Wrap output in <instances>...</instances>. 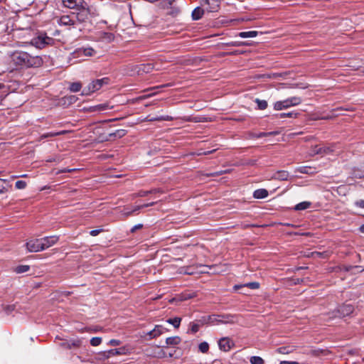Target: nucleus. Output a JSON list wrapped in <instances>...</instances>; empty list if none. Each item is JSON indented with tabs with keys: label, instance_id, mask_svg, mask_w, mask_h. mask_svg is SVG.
<instances>
[{
	"label": "nucleus",
	"instance_id": "1",
	"mask_svg": "<svg viewBox=\"0 0 364 364\" xmlns=\"http://www.w3.org/2000/svg\"><path fill=\"white\" fill-rule=\"evenodd\" d=\"M11 60L16 66L21 68H38L43 63V59L39 55H33L28 52L15 50L11 55Z\"/></svg>",
	"mask_w": 364,
	"mask_h": 364
},
{
	"label": "nucleus",
	"instance_id": "2",
	"mask_svg": "<svg viewBox=\"0 0 364 364\" xmlns=\"http://www.w3.org/2000/svg\"><path fill=\"white\" fill-rule=\"evenodd\" d=\"M90 11L87 7V3L80 4L77 8L74 9L73 11V18H75L76 24L82 23L87 21L89 19Z\"/></svg>",
	"mask_w": 364,
	"mask_h": 364
},
{
	"label": "nucleus",
	"instance_id": "3",
	"mask_svg": "<svg viewBox=\"0 0 364 364\" xmlns=\"http://www.w3.org/2000/svg\"><path fill=\"white\" fill-rule=\"evenodd\" d=\"M109 81L110 79L107 77L92 80L87 87L83 88L81 95H90L92 93L99 90L103 85H108Z\"/></svg>",
	"mask_w": 364,
	"mask_h": 364
},
{
	"label": "nucleus",
	"instance_id": "4",
	"mask_svg": "<svg viewBox=\"0 0 364 364\" xmlns=\"http://www.w3.org/2000/svg\"><path fill=\"white\" fill-rule=\"evenodd\" d=\"M55 40L48 36L46 33H41L38 36L31 39L30 43L37 48L42 49L47 46H51L54 43Z\"/></svg>",
	"mask_w": 364,
	"mask_h": 364
},
{
	"label": "nucleus",
	"instance_id": "5",
	"mask_svg": "<svg viewBox=\"0 0 364 364\" xmlns=\"http://www.w3.org/2000/svg\"><path fill=\"white\" fill-rule=\"evenodd\" d=\"M354 306L350 304H343L333 311L331 314V318H344L350 316L354 311Z\"/></svg>",
	"mask_w": 364,
	"mask_h": 364
},
{
	"label": "nucleus",
	"instance_id": "6",
	"mask_svg": "<svg viewBox=\"0 0 364 364\" xmlns=\"http://www.w3.org/2000/svg\"><path fill=\"white\" fill-rule=\"evenodd\" d=\"M55 339H59L61 341L60 343H58L59 346L65 348V349H73V348H79L82 346V341L80 339H71V340H64L60 338L58 336L55 338Z\"/></svg>",
	"mask_w": 364,
	"mask_h": 364
},
{
	"label": "nucleus",
	"instance_id": "7",
	"mask_svg": "<svg viewBox=\"0 0 364 364\" xmlns=\"http://www.w3.org/2000/svg\"><path fill=\"white\" fill-rule=\"evenodd\" d=\"M154 69L153 63L140 64L131 65L132 71L136 72L138 75L149 73Z\"/></svg>",
	"mask_w": 364,
	"mask_h": 364
},
{
	"label": "nucleus",
	"instance_id": "8",
	"mask_svg": "<svg viewBox=\"0 0 364 364\" xmlns=\"http://www.w3.org/2000/svg\"><path fill=\"white\" fill-rule=\"evenodd\" d=\"M28 252H38L43 250L41 239L31 240L26 244Z\"/></svg>",
	"mask_w": 364,
	"mask_h": 364
},
{
	"label": "nucleus",
	"instance_id": "9",
	"mask_svg": "<svg viewBox=\"0 0 364 364\" xmlns=\"http://www.w3.org/2000/svg\"><path fill=\"white\" fill-rule=\"evenodd\" d=\"M127 134V131L125 129H117L114 132L109 133L107 136H101V141H112L116 139H120L122 138L125 134Z\"/></svg>",
	"mask_w": 364,
	"mask_h": 364
},
{
	"label": "nucleus",
	"instance_id": "10",
	"mask_svg": "<svg viewBox=\"0 0 364 364\" xmlns=\"http://www.w3.org/2000/svg\"><path fill=\"white\" fill-rule=\"evenodd\" d=\"M41 240L44 250L56 244L59 240V237L56 235H53L41 238Z\"/></svg>",
	"mask_w": 364,
	"mask_h": 364
},
{
	"label": "nucleus",
	"instance_id": "11",
	"mask_svg": "<svg viewBox=\"0 0 364 364\" xmlns=\"http://www.w3.org/2000/svg\"><path fill=\"white\" fill-rule=\"evenodd\" d=\"M202 6H207V11L208 12H215L218 11L219 4L216 0H200Z\"/></svg>",
	"mask_w": 364,
	"mask_h": 364
},
{
	"label": "nucleus",
	"instance_id": "12",
	"mask_svg": "<svg viewBox=\"0 0 364 364\" xmlns=\"http://www.w3.org/2000/svg\"><path fill=\"white\" fill-rule=\"evenodd\" d=\"M234 343L230 340L229 338H222L218 341V346L221 350L229 351L233 346Z\"/></svg>",
	"mask_w": 364,
	"mask_h": 364
},
{
	"label": "nucleus",
	"instance_id": "13",
	"mask_svg": "<svg viewBox=\"0 0 364 364\" xmlns=\"http://www.w3.org/2000/svg\"><path fill=\"white\" fill-rule=\"evenodd\" d=\"M332 151L330 147L328 146H319L318 145L312 148L311 154V155H323L327 154Z\"/></svg>",
	"mask_w": 364,
	"mask_h": 364
},
{
	"label": "nucleus",
	"instance_id": "14",
	"mask_svg": "<svg viewBox=\"0 0 364 364\" xmlns=\"http://www.w3.org/2000/svg\"><path fill=\"white\" fill-rule=\"evenodd\" d=\"M60 23L65 26H75L76 22L75 18H73V11L69 15L62 16L60 18Z\"/></svg>",
	"mask_w": 364,
	"mask_h": 364
},
{
	"label": "nucleus",
	"instance_id": "15",
	"mask_svg": "<svg viewBox=\"0 0 364 364\" xmlns=\"http://www.w3.org/2000/svg\"><path fill=\"white\" fill-rule=\"evenodd\" d=\"M290 107H291V105L288 98L284 100L277 101L274 104V109L277 111L289 109Z\"/></svg>",
	"mask_w": 364,
	"mask_h": 364
},
{
	"label": "nucleus",
	"instance_id": "16",
	"mask_svg": "<svg viewBox=\"0 0 364 364\" xmlns=\"http://www.w3.org/2000/svg\"><path fill=\"white\" fill-rule=\"evenodd\" d=\"M289 177V173L287 171L281 170L277 171L276 173L273 174L272 176V179L279 180V181H287Z\"/></svg>",
	"mask_w": 364,
	"mask_h": 364
},
{
	"label": "nucleus",
	"instance_id": "17",
	"mask_svg": "<svg viewBox=\"0 0 364 364\" xmlns=\"http://www.w3.org/2000/svg\"><path fill=\"white\" fill-rule=\"evenodd\" d=\"M63 5L69 9H74L77 8L80 4H85L83 0H62Z\"/></svg>",
	"mask_w": 364,
	"mask_h": 364
},
{
	"label": "nucleus",
	"instance_id": "18",
	"mask_svg": "<svg viewBox=\"0 0 364 364\" xmlns=\"http://www.w3.org/2000/svg\"><path fill=\"white\" fill-rule=\"evenodd\" d=\"M163 191L160 188H153L149 191H139L136 193V197H145L149 194L162 193Z\"/></svg>",
	"mask_w": 364,
	"mask_h": 364
},
{
	"label": "nucleus",
	"instance_id": "19",
	"mask_svg": "<svg viewBox=\"0 0 364 364\" xmlns=\"http://www.w3.org/2000/svg\"><path fill=\"white\" fill-rule=\"evenodd\" d=\"M244 287H248L252 289H257L259 287V283L257 282H249L244 284H237L234 286V289L237 290Z\"/></svg>",
	"mask_w": 364,
	"mask_h": 364
},
{
	"label": "nucleus",
	"instance_id": "20",
	"mask_svg": "<svg viewBox=\"0 0 364 364\" xmlns=\"http://www.w3.org/2000/svg\"><path fill=\"white\" fill-rule=\"evenodd\" d=\"M157 202H151V203H145V204H143V205H137L136 207L134 208L133 210H130V211H128L127 213H124V215H126V216H129L131 215L133 213L136 212V211H138L144 208H147V207H149V206H152L155 204H156Z\"/></svg>",
	"mask_w": 364,
	"mask_h": 364
},
{
	"label": "nucleus",
	"instance_id": "21",
	"mask_svg": "<svg viewBox=\"0 0 364 364\" xmlns=\"http://www.w3.org/2000/svg\"><path fill=\"white\" fill-rule=\"evenodd\" d=\"M268 196V191L266 189H257L253 193V197L257 199L265 198Z\"/></svg>",
	"mask_w": 364,
	"mask_h": 364
},
{
	"label": "nucleus",
	"instance_id": "22",
	"mask_svg": "<svg viewBox=\"0 0 364 364\" xmlns=\"http://www.w3.org/2000/svg\"><path fill=\"white\" fill-rule=\"evenodd\" d=\"M127 349L125 347L119 348L111 349L108 351V356H115L119 355H125Z\"/></svg>",
	"mask_w": 364,
	"mask_h": 364
},
{
	"label": "nucleus",
	"instance_id": "23",
	"mask_svg": "<svg viewBox=\"0 0 364 364\" xmlns=\"http://www.w3.org/2000/svg\"><path fill=\"white\" fill-rule=\"evenodd\" d=\"M204 14V9H201L200 7H196L192 12V18L193 20H199L202 18L203 15Z\"/></svg>",
	"mask_w": 364,
	"mask_h": 364
},
{
	"label": "nucleus",
	"instance_id": "24",
	"mask_svg": "<svg viewBox=\"0 0 364 364\" xmlns=\"http://www.w3.org/2000/svg\"><path fill=\"white\" fill-rule=\"evenodd\" d=\"M181 339L179 336L168 337L166 340V346H176L179 344Z\"/></svg>",
	"mask_w": 364,
	"mask_h": 364
},
{
	"label": "nucleus",
	"instance_id": "25",
	"mask_svg": "<svg viewBox=\"0 0 364 364\" xmlns=\"http://www.w3.org/2000/svg\"><path fill=\"white\" fill-rule=\"evenodd\" d=\"M186 122H208V118L203 116H197L195 117H187L183 119Z\"/></svg>",
	"mask_w": 364,
	"mask_h": 364
},
{
	"label": "nucleus",
	"instance_id": "26",
	"mask_svg": "<svg viewBox=\"0 0 364 364\" xmlns=\"http://www.w3.org/2000/svg\"><path fill=\"white\" fill-rule=\"evenodd\" d=\"M259 32L256 31H243L238 33V36L242 38H254L258 35Z\"/></svg>",
	"mask_w": 364,
	"mask_h": 364
},
{
	"label": "nucleus",
	"instance_id": "27",
	"mask_svg": "<svg viewBox=\"0 0 364 364\" xmlns=\"http://www.w3.org/2000/svg\"><path fill=\"white\" fill-rule=\"evenodd\" d=\"M230 315H212L209 316L208 318V322L211 323H218V318H230Z\"/></svg>",
	"mask_w": 364,
	"mask_h": 364
},
{
	"label": "nucleus",
	"instance_id": "28",
	"mask_svg": "<svg viewBox=\"0 0 364 364\" xmlns=\"http://www.w3.org/2000/svg\"><path fill=\"white\" fill-rule=\"evenodd\" d=\"M255 102L257 104V109L259 110H264L268 107V103L264 100H260L259 98H256L255 100Z\"/></svg>",
	"mask_w": 364,
	"mask_h": 364
},
{
	"label": "nucleus",
	"instance_id": "29",
	"mask_svg": "<svg viewBox=\"0 0 364 364\" xmlns=\"http://www.w3.org/2000/svg\"><path fill=\"white\" fill-rule=\"evenodd\" d=\"M311 203L308 201L301 202L294 207L295 210H304L310 208Z\"/></svg>",
	"mask_w": 364,
	"mask_h": 364
},
{
	"label": "nucleus",
	"instance_id": "30",
	"mask_svg": "<svg viewBox=\"0 0 364 364\" xmlns=\"http://www.w3.org/2000/svg\"><path fill=\"white\" fill-rule=\"evenodd\" d=\"M299 115V113L298 112H283V113H279V114H277L275 115L276 117L277 118H284V117H293V118H296Z\"/></svg>",
	"mask_w": 364,
	"mask_h": 364
},
{
	"label": "nucleus",
	"instance_id": "31",
	"mask_svg": "<svg viewBox=\"0 0 364 364\" xmlns=\"http://www.w3.org/2000/svg\"><path fill=\"white\" fill-rule=\"evenodd\" d=\"M173 119L174 118L171 117V116L165 115V116H160V117H156L150 118L149 119V121H151V122H154V121H172Z\"/></svg>",
	"mask_w": 364,
	"mask_h": 364
},
{
	"label": "nucleus",
	"instance_id": "32",
	"mask_svg": "<svg viewBox=\"0 0 364 364\" xmlns=\"http://www.w3.org/2000/svg\"><path fill=\"white\" fill-rule=\"evenodd\" d=\"M81 88L82 84L80 82H72L69 87L70 90L73 92L80 91Z\"/></svg>",
	"mask_w": 364,
	"mask_h": 364
},
{
	"label": "nucleus",
	"instance_id": "33",
	"mask_svg": "<svg viewBox=\"0 0 364 364\" xmlns=\"http://www.w3.org/2000/svg\"><path fill=\"white\" fill-rule=\"evenodd\" d=\"M291 107L297 106L300 105L302 102V100L300 97L294 96L288 98Z\"/></svg>",
	"mask_w": 364,
	"mask_h": 364
},
{
	"label": "nucleus",
	"instance_id": "34",
	"mask_svg": "<svg viewBox=\"0 0 364 364\" xmlns=\"http://www.w3.org/2000/svg\"><path fill=\"white\" fill-rule=\"evenodd\" d=\"M166 321L168 323L172 324L174 328H178L180 326L181 318L179 317H175L173 318H168Z\"/></svg>",
	"mask_w": 364,
	"mask_h": 364
},
{
	"label": "nucleus",
	"instance_id": "35",
	"mask_svg": "<svg viewBox=\"0 0 364 364\" xmlns=\"http://www.w3.org/2000/svg\"><path fill=\"white\" fill-rule=\"evenodd\" d=\"M30 269L29 265H18L15 268V272L17 274H22L28 272Z\"/></svg>",
	"mask_w": 364,
	"mask_h": 364
},
{
	"label": "nucleus",
	"instance_id": "36",
	"mask_svg": "<svg viewBox=\"0 0 364 364\" xmlns=\"http://www.w3.org/2000/svg\"><path fill=\"white\" fill-rule=\"evenodd\" d=\"M65 133H66V131H61V132H48V133L43 134L41 136V138L45 139V138H48V137L57 136L59 135L64 134Z\"/></svg>",
	"mask_w": 364,
	"mask_h": 364
},
{
	"label": "nucleus",
	"instance_id": "37",
	"mask_svg": "<svg viewBox=\"0 0 364 364\" xmlns=\"http://www.w3.org/2000/svg\"><path fill=\"white\" fill-rule=\"evenodd\" d=\"M83 54L85 57H91L95 55L96 51L90 47L88 48H84L82 50Z\"/></svg>",
	"mask_w": 364,
	"mask_h": 364
},
{
	"label": "nucleus",
	"instance_id": "38",
	"mask_svg": "<svg viewBox=\"0 0 364 364\" xmlns=\"http://www.w3.org/2000/svg\"><path fill=\"white\" fill-rule=\"evenodd\" d=\"M84 49V47H82V48H77L76 50H75L73 53H72V55L74 58H82V57H85L84 54H83V52H82V50Z\"/></svg>",
	"mask_w": 364,
	"mask_h": 364
},
{
	"label": "nucleus",
	"instance_id": "39",
	"mask_svg": "<svg viewBox=\"0 0 364 364\" xmlns=\"http://www.w3.org/2000/svg\"><path fill=\"white\" fill-rule=\"evenodd\" d=\"M164 330L165 328L161 326H156V327L152 330V333H154V337H157L161 335L164 333Z\"/></svg>",
	"mask_w": 364,
	"mask_h": 364
},
{
	"label": "nucleus",
	"instance_id": "40",
	"mask_svg": "<svg viewBox=\"0 0 364 364\" xmlns=\"http://www.w3.org/2000/svg\"><path fill=\"white\" fill-rule=\"evenodd\" d=\"M250 361L251 364H264V360L259 356H252Z\"/></svg>",
	"mask_w": 364,
	"mask_h": 364
},
{
	"label": "nucleus",
	"instance_id": "41",
	"mask_svg": "<svg viewBox=\"0 0 364 364\" xmlns=\"http://www.w3.org/2000/svg\"><path fill=\"white\" fill-rule=\"evenodd\" d=\"M195 296H196V294L195 293L186 292V293L182 294L180 296V300L181 301H186V300L192 299V298H193Z\"/></svg>",
	"mask_w": 364,
	"mask_h": 364
},
{
	"label": "nucleus",
	"instance_id": "42",
	"mask_svg": "<svg viewBox=\"0 0 364 364\" xmlns=\"http://www.w3.org/2000/svg\"><path fill=\"white\" fill-rule=\"evenodd\" d=\"M198 348H199V350L201 352V353H207L208 351V349H209V345L207 342H202L199 344L198 346Z\"/></svg>",
	"mask_w": 364,
	"mask_h": 364
},
{
	"label": "nucleus",
	"instance_id": "43",
	"mask_svg": "<svg viewBox=\"0 0 364 364\" xmlns=\"http://www.w3.org/2000/svg\"><path fill=\"white\" fill-rule=\"evenodd\" d=\"M102 342V338L100 337H94L90 340V344L92 346H97Z\"/></svg>",
	"mask_w": 364,
	"mask_h": 364
},
{
	"label": "nucleus",
	"instance_id": "44",
	"mask_svg": "<svg viewBox=\"0 0 364 364\" xmlns=\"http://www.w3.org/2000/svg\"><path fill=\"white\" fill-rule=\"evenodd\" d=\"M170 86H171V84L170 83H167V84L161 85H159V86H155V87H149V88H148L146 90H144L143 92L152 91V90H158L159 88L168 87H170Z\"/></svg>",
	"mask_w": 364,
	"mask_h": 364
},
{
	"label": "nucleus",
	"instance_id": "45",
	"mask_svg": "<svg viewBox=\"0 0 364 364\" xmlns=\"http://www.w3.org/2000/svg\"><path fill=\"white\" fill-rule=\"evenodd\" d=\"M26 182L24 181H17L15 183V187L17 189H24L26 187Z\"/></svg>",
	"mask_w": 364,
	"mask_h": 364
},
{
	"label": "nucleus",
	"instance_id": "46",
	"mask_svg": "<svg viewBox=\"0 0 364 364\" xmlns=\"http://www.w3.org/2000/svg\"><path fill=\"white\" fill-rule=\"evenodd\" d=\"M109 106L107 104H100L94 107V110L102 111L108 109Z\"/></svg>",
	"mask_w": 364,
	"mask_h": 364
},
{
	"label": "nucleus",
	"instance_id": "47",
	"mask_svg": "<svg viewBox=\"0 0 364 364\" xmlns=\"http://www.w3.org/2000/svg\"><path fill=\"white\" fill-rule=\"evenodd\" d=\"M6 182V180H3L0 178V194L4 193L7 191L6 188L4 185V183Z\"/></svg>",
	"mask_w": 364,
	"mask_h": 364
},
{
	"label": "nucleus",
	"instance_id": "48",
	"mask_svg": "<svg viewBox=\"0 0 364 364\" xmlns=\"http://www.w3.org/2000/svg\"><path fill=\"white\" fill-rule=\"evenodd\" d=\"M289 347H286V346H284V347H280L277 349V351L279 353H282V354H288L291 351L289 350Z\"/></svg>",
	"mask_w": 364,
	"mask_h": 364
},
{
	"label": "nucleus",
	"instance_id": "49",
	"mask_svg": "<svg viewBox=\"0 0 364 364\" xmlns=\"http://www.w3.org/2000/svg\"><path fill=\"white\" fill-rule=\"evenodd\" d=\"M65 99L67 100L69 104L75 103L77 100V97L75 95L68 96L65 97Z\"/></svg>",
	"mask_w": 364,
	"mask_h": 364
},
{
	"label": "nucleus",
	"instance_id": "50",
	"mask_svg": "<svg viewBox=\"0 0 364 364\" xmlns=\"http://www.w3.org/2000/svg\"><path fill=\"white\" fill-rule=\"evenodd\" d=\"M103 38L107 39L109 41H112L114 38V36L112 33H104Z\"/></svg>",
	"mask_w": 364,
	"mask_h": 364
},
{
	"label": "nucleus",
	"instance_id": "51",
	"mask_svg": "<svg viewBox=\"0 0 364 364\" xmlns=\"http://www.w3.org/2000/svg\"><path fill=\"white\" fill-rule=\"evenodd\" d=\"M200 326L198 323H192L191 327V331L193 333H196L198 331Z\"/></svg>",
	"mask_w": 364,
	"mask_h": 364
},
{
	"label": "nucleus",
	"instance_id": "52",
	"mask_svg": "<svg viewBox=\"0 0 364 364\" xmlns=\"http://www.w3.org/2000/svg\"><path fill=\"white\" fill-rule=\"evenodd\" d=\"M143 228V225L142 224H137V225H135L134 226H133L132 228V229L130 230V232L132 233H134V232H136V230H140Z\"/></svg>",
	"mask_w": 364,
	"mask_h": 364
},
{
	"label": "nucleus",
	"instance_id": "53",
	"mask_svg": "<svg viewBox=\"0 0 364 364\" xmlns=\"http://www.w3.org/2000/svg\"><path fill=\"white\" fill-rule=\"evenodd\" d=\"M102 231H103V230L102 228L92 230L90 232V235L95 237V236H97V235H99Z\"/></svg>",
	"mask_w": 364,
	"mask_h": 364
},
{
	"label": "nucleus",
	"instance_id": "54",
	"mask_svg": "<svg viewBox=\"0 0 364 364\" xmlns=\"http://www.w3.org/2000/svg\"><path fill=\"white\" fill-rule=\"evenodd\" d=\"M364 271V268L362 266L356 265L353 266V273L362 272Z\"/></svg>",
	"mask_w": 364,
	"mask_h": 364
},
{
	"label": "nucleus",
	"instance_id": "55",
	"mask_svg": "<svg viewBox=\"0 0 364 364\" xmlns=\"http://www.w3.org/2000/svg\"><path fill=\"white\" fill-rule=\"evenodd\" d=\"M252 137L256 139L265 137V132L253 133Z\"/></svg>",
	"mask_w": 364,
	"mask_h": 364
},
{
	"label": "nucleus",
	"instance_id": "56",
	"mask_svg": "<svg viewBox=\"0 0 364 364\" xmlns=\"http://www.w3.org/2000/svg\"><path fill=\"white\" fill-rule=\"evenodd\" d=\"M109 343L111 346H119L121 343V341L119 340L112 339V340L109 341Z\"/></svg>",
	"mask_w": 364,
	"mask_h": 364
},
{
	"label": "nucleus",
	"instance_id": "57",
	"mask_svg": "<svg viewBox=\"0 0 364 364\" xmlns=\"http://www.w3.org/2000/svg\"><path fill=\"white\" fill-rule=\"evenodd\" d=\"M355 205L357 207L364 208V200H358L355 202Z\"/></svg>",
	"mask_w": 364,
	"mask_h": 364
},
{
	"label": "nucleus",
	"instance_id": "58",
	"mask_svg": "<svg viewBox=\"0 0 364 364\" xmlns=\"http://www.w3.org/2000/svg\"><path fill=\"white\" fill-rule=\"evenodd\" d=\"M226 171H217V172H213V173H208L207 174L208 176H220L222 175L223 173H225Z\"/></svg>",
	"mask_w": 364,
	"mask_h": 364
},
{
	"label": "nucleus",
	"instance_id": "59",
	"mask_svg": "<svg viewBox=\"0 0 364 364\" xmlns=\"http://www.w3.org/2000/svg\"><path fill=\"white\" fill-rule=\"evenodd\" d=\"M299 171L301 173H309L308 167L306 166L299 168Z\"/></svg>",
	"mask_w": 364,
	"mask_h": 364
},
{
	"label": "nucleus",
	"instance_id": "60",
	"mask_svg": "<svg viewBox=\"0 0 364 364\" xmlns=\"http://www.w3.org/2000/svg\"><path fill=\"white\" fill-rule=\"evenodd\" d=\"M216 149H213V150H210V151H204V152H200L198 154V155H208V154H212L213 153L214 151H215Z\"/></svg>",
	"mask_w": 364,
	"mask_h": 364
},
{
	"label": "nucleus",
	"instance_id": "61",
	"mask_svg": "<svg viewBox=\"0 0 364 364\" xmlns=\"http://www.w3.org/2000/svg\"><path fill=\"white\" fill-rule=\"evenodd\" d=\"M149 98V95H144L136 98V101H141L145 99Z\"/></svg>",
	"mask_w": 364,
	"mask_h": 364
},
{
	"label": "nucleus",
	"instance_id": "62",
	"mask_svg": "<svg viewBox=\"0 0 364 364\" xmlns=\"http://www.w3.org/2000/svg\"><path fill=\"white\" fill-rule=\"evenodd\" d=\"M149 98V95H144L136 98V101H141L145 99Z\"/></svg>",
	"mask_w": 364,
	"mask_h": 364
},
{
	"label": "nucleus",
	"instance_id": "63",
	"mask_svg": "<svg viewBox=\"0 0 364 364\" xmlns=\"http://www.w3.org/2000/svg\"><path fill=\"white\" fill-rule=\"evenodd\" d=\"M279 364H299L298 362L296 361H287V360H284V361H281L279 363Z\"/></svg>",
	"mask_w": 364,
	"mask_h": 364
},
{
	"label": "nucleus",
	"instance_id": "64",
	"mask_svg": "<svg viewBox=\"0 0 364 364\" xmlns=\"http://www.w3.org/2000/svg\"><path fill=\"white\" fill-rule=\"evenodd\" d=\"M344 269H345L346 272H353V266H352V265H347V266H344Z\"/></svg>",
	"mask_w": 364,
	"mask_h": 364
}]
</instances>
